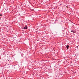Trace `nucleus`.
I'll list each match as a JSON object with an SVG mask.
<instances>
[{
  "instance_id": "obj_6",
  "label": "nucleus",
  "mask_w": 79,
  "mask_h": 79,
  "mask_svg": "<svg viewBox=\"0 0 79 79\" xmlns=\"http://www.w3.org/2000/svg\"><path fill=\"white\" fill-rule=\"evenodd\" d=\"M73 33H75L74 32V31H73Z\"/></svg>"
},
{
  "instance_id": "obj_3",
  "label": "nucleus",
  "mask_w": 79,
  "mask_h": 79,
  "mask_svg": "<svg viewBox=\"0 0 79 79\" xmlns=\"http://www.w3.org/2000/svg\"><path fill=\"white\" fill-rule=\"evenodd\" d=\"M69 45H67V46H66V47L67 48V49L68 50V48H69Z\"/></svg>"
},
{
  "instance_id": "obj_5",
  "label": "nucleus",
  "mask_w": 79,
  "mask_h": 79,
  "mask_svg": "<svg viewBox=\"0 0 79 79\" xmlns=\"http://www.w3.org/2000/svg\"><path fill=\"white\" fill-rule=\"evenodd\" d=\"M71 32H73V31L72 30V31H71Z\"/></svg>"
},
{
  "instance_id": "obj_1",
  "label": "nucleus",
  "mask_w": 79,
  "mask_h": 79,
  "mask_svg": "<svg viewBox=\"0 0 79 79\" xmlns=\"http://www.w3.org/2000/svg\"><path fill=\"white\" fill-rule=\"evenodd\" d=\"M23 29H27V26H26L23 27Z\"/></svg>"
},
{
  "instance_id": "obj_2",
  "label": "nucleus",
  "mask_w": 79,
  "mask_h": 79,
  "mask_svg": "<svg viewBox=\"0 0 79 79\" xmlns=\"http://www.w3.org/2000/svg\"><path fill=\"white\" fill-rule=\"evenodd\" d=\"M56 26H60V23H57L56 24Z\"/></svg>"
},
{
  "instance_id": "obj_4",
  "label": "nucleus",
  "mask_w": 79,
  "mask_h": 79,
  "mask_svg": "<svg viewBox=\"0 0 79 79\" xmlns=\"http://www.w3.org/2000/svg\"><path fill=\"white\" fill-rule=\"evenodd\" d=\"M0 16H2V15L0 14Z\"/></svg>"
}]
</instances>
